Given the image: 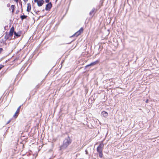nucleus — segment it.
Segmentation results:
<instances>
[{"label":"nucleus","instance_id":"412c9836","mask_svg":"<svg viewBox=\"0 0 159 159\" xmlns=\"http://www.w3.org/2000/svg\"><path fill=\"white\" fill-rule=\"evenodd\" d=\"M10 121L11 120H9L7 123V124H9L10 122Z\"/></svg>","mask_w":159,"mask_h":159},{"label":"nucleus","instance_id":"20e7f679","mask_svg":"<svg viewBox=\"0 0 159 159\" xmlns=\"http://www.w3.org/2000/svg\"><path fill=\"white\" fill-rule=\"evenodd\" d=\"M52 7V4L51 3L49 2L46 5L45 9L46 11H48L50 10Z\"/></svg>","mask_w":159,"mask_h":159},{"label":"nucleus","instance_id":"f8f14e48","mask_svg":"<svg viewBox=\"0 0 159 159\" xmlns=\"http://www.w3.org/2000/svg\"><path fill=\"white\" fill-rule=\"evenodd\" d=\"M95 9L94 8L90 12L89 15L91 16L93 15L94 14V12L95 11Z\"/></svg>","mask_w":159,"mask_h":159},{"label":"nucleus","instance_id":"4be33fe9","mask_svg":"<svg viewBox=\"0 0 159 159\" xmlns=\"http://www.w3.org/2000/svg\"><path fill=\"white\" fill-rule=\"evenodd\" d=\"M148 100H147L146 101V103H147L148 102Z\"/></svg>","mask_w":159,"mask_h":159},{"label":"nucleus","instance_id":"9b49d317","mask_svg":"<svg viewBox=\"0 0 159 159\" xmlns=\"http://www.w3.org/2000/svg\"><path fill=\"white\" fill-rule=\"evenodd\" d=\"M10 36V35H9V34H8L7 33L5 35V36H4L5 39L6 40L8 39H9Z\"/></svg>","mask_w":159,"mask_h":159},{"label":"nucleus","instance_id":"7ed1b4c3","mask_svg":"<svg viewBox=\"0 0 159 159\" xmlns=\"http://www.w3.org/2000/svg\"><path fill=\"white\" fill-rule=\"evenodd\" d=\"M83 31V29L82 28H80V29L76 33H75L74 35H73L72 37H73L74 36H76V37H77L78 36L80 35L81 33H82Z\"/></svg>","mask_w":159,"mask_h":159},{"label":"nucleus","instance_id":"a211bd4d","mask_svg":"<svg viewBox=\"0 0 159 159\" xmlns=\"http://www.w3.org/2000/svg\"><path fill=\"white\" fill-rule=\"evenodd\" d=\"M49 0H45V2H46L48 3L49 2Z\"/></svg>","mask_w":159,"mask_h":159},{"label":"nucleus","instance_id":"39448f33","mask_svg":"<svg viewBox=\"0 0 159 159\" xmlns=\"http://www.w3.org/2000/svg\"><path fill=\"white\" fill-rule=\"evenodd\" d=\"M98 62L99 61H94L93 62H92L90 64L87 65L86 66V67H88L89 66H93L94 65H95L96 64L98 63Z\"/></svg>","mask_w":159,"mask_h":159},{"label":"nucleus","instance_id":"4468645a","mask_svg":"<svg viewBox=\"0 0 159 159\" xmlns=\"http://www.w3.org/2000/svg\"><path fill=\"white\" fill-rule=\"evenodd\" d=\"M14 34L15 36H16L17 37H19L21 35L20 33H16V32H14Z\"/></svg>","mask_w":159,"mask_h":159},{"label":"nucleus","instance_id":"6e6552de","mask_svg":"<svg viewBox=\"0 0 159 159\" xmlns=\"http://www.w3.org/2000/svg\"><path fill=\"white\" fill-rule=\"evenodd\" d=\"M21 106H19L18 108H17L16 111V112L15 114L14 115V117H17L18 114L19 113V112L20 111V108Z\"/></svg>","mask_w":159,"mask_h":159},{"label":"nucleus","instance_id":"dca6fc26","mask_svg":"<svg viewBox=\"0 0 159 159\" xmlns=\"http://www.w3.org/2000/svg\"><path fill=\"white\" fill-rule=\"evenodd\" d=\"M3 67V66L0 65V70Z\"/></svg>","mask_w":159,"mask_h":159},{"label":"nucleus","instance_id":"423d86ee","mask_svg":"<svg viewBox=\"0 0 159 159\" xmlns=\"http://www.w3.org/2000/svg\"><path fill=\"white\" fill-rule=\"evenodd\" d=\"M44 2V1L43 0H39L37 3L39 7H41L43 4Z\"/></svg>","mask_w":159,"mask_h":159},{"label":"nucleus","instance_id":"f03ea898","mask_svg":"<svg viewBox=\"0 0 159 159\" xmlns=\"http://www.w3.org/2000/svg\"><path fill=\"white\" fill-rule=\"evenodd\" d=\"M104 144L102 143H100L97 148V151L99 153V156L101 158H102L103 156L102 150Z\"/></svg>","mask_w":159,"mask_h":159},{"label":"nucleus","instance_id":"f3484780","mask_svg":"<svg viewBox=\"0 0 159 159\" xmlns=\"http://www.w3.org/2000/svg\"><path fill=\"white\" fill-rule=\"evenodd\" d=\"M3 51V49L2 48H0V53Z\"/></svg>","mask_w":159,"mask_h":159},{"label":"nucleus","instance_id":"0eeeda50","mask_svg":"<svg viewBox=\"0 0 159 159\" xmlns=\"http://www.w3.org/2000/svg\"><path fill=\"white\" fill-rule=\"evenodd\" d=\"M15 32L14 27L13 26L11 28L10 30L9 34L10 36L12 37L13 36V33H14Z\"/></svg>","mask_w":159,"mask_h":159},{"label":"nucleus","instance_id":"5701e85b","mask_svg":"<svg viewBox=\"0 0 159 159\" xmlns=\"http://www.w3.org/2000/svg\"><path fill=\"white\" fill-rule=\"evenodd\" d=\"M28 0H24L25 2H27Z\"/></svg>","mask_w":159,"mask_h":159},{"label":"nucleus","instance_id":"9d476101","mask_svg":"<svg viewBox=\"0 0 159 159\" xmlns=\"http://www.w3.org/2000/svg\"><path fill=\"white\" fill-rule=\"evenodd\" d=\"M102 115H103V116H104L105 117H107L108 116V114L105 111H103L102 112Z\"/></svg>","mask_w":159,"mask_h":159},{"label":"nucleus","instance_id":"aec40b11","mask_svg":"<svg viewBox=\"0 0 159 159\" xmlns=\"http://www.w3.org/2000/svg\"><path fill=\"white\" fill-rule=\"evenodd\" d=\"M85 152H86V154H88V151H87V150H86L85 151Z\"/></svg>","mask_w":159,"mask_h":159},{"label":"nucleus","instance_id":"2eb2a0df","mask_svg":"<svg viewBox=\"0 0 159 159\" xmlns=\"http://www.w3.org/2000/svg\"><path fill=\"white\" fill-rule=\"evenodd\" d=\"M27 17V16L25 15H22L20 16V18L22 20L26 18Z\"/></svg>","mask_w":159,"mask_h":159},{"label":"nucleus","instance_id":"ddd939ff","mask_svg":"<svg viewBox=\"0 0 159 159\" xmlns=\"http://www.w3.org/2000/svg\"><path fill=\"white\" fill-rule=\"evenodd\" d=\"M15 8V6L14 5H12L10 7V9H12V12L13 13L14 11V9Z\"/></svg>","mask_w":159,"mask_h":159},{"label":"nucleus","instance_id":"f257e3e1","mask_svg":"<svg viewBox=\"0 0 159 159\" xmlns=\"http://www.w3.org/2000/svg\"><path fill=\"white\" fill-rule=\"evenodd\" d=\"M71 141L70 139L69 136L66 137L64 140L62 145L60 147L61 150L64 149L66 148L71 143Z\"/></svg>","mask_w":159,"mask_h":159},{"label":"nucleus","instance_id":"1a4fd4ad","mask_svg":"<svg viewBox=\"0 0 159 159\" xmlns=\"http://www.w3.org/2000/svg\"><path fill=\"white\" fill-rule=\"evenodd\" d=\"M27 5V7L26 10L27 11L29 12L31 9V6L30 3H28Z\"/></svg>","mask_w":159,"mask_h":159},{"label":"nucleus","instance_id":"6ab92c4d","mask_svg":"<svg viewBox=\"0 0 159 159\" xmlns=\"http://www.w3.org/2000/svg\"><path fill=\"white\" fill-rule=\"evenodd\" d=\"M38 1H39V0H34V2H37Z\"/></svg>","mask_w":159,"mask_h":159}]
</instances>
